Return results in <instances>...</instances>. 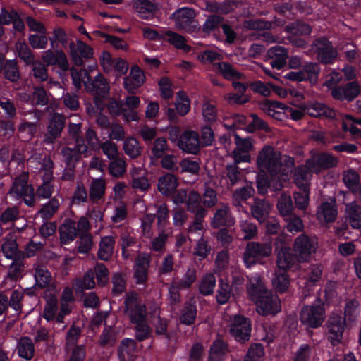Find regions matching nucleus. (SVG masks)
I'll return each mask as SVG.
<instances>
[{
    "label": "nucleus",
    "mask_w": 361,
    "mask_h": 361,
    "mask_svg": "<svg viewBox=\"0 0 361 361\" xmlns=\"http://www.w3.org/2000/svg\"><path fill=\"white\" fill-rule=\"evenodd\" d=\"M281 166V154L271 145H265L257 157L258 172L256 176V186L260 195L268 190L280 191L283 183L279 177Z\"/></svg>",
    "instance_id": "f257e3e1"
},
{
    "label": "nucleus",
    "mask_w": 361,
    "mask_h": 361,
    "mask_svg": "<svg viewBox=\"0 0 361 361\" xmlns=\"http://www.w3.org/2000/svg\"><path fill=\"white\" fill-rule=\"evenodd\" d=\"M261 224L264 226V233L274 244L278 267L286 269L290 267L295 257L290 253V249L286 244V236L282 232L279 222L275 219L267 218Z\"/></svg>",
    "instance_id": "f03ea898"
},
{
    "label": "nucleus",
    "mask_w": 361,
    "mask_h": 361,
    "mask_svg": "<svg viewBox=\"0 0 361 361\" xmlns=\"http://www.w3.org/2000/svg\"><path fill=\"white\" fill-rule=\"evenodd\" d=\"M248 295L256 306L258 313L263 316L276 315L281 311V300L267 289L262 283L252 284L247 288Z\"/></svg>",
    "instance_id": "7ed1b4c3"
},
{
    "label": "nucleus",
    "mask_w": 361,
    "mask_h": 361,
    "mask_svg": "<svg viewBox=\"0 0 361 361\" xmlns=\"http://www.w3.org/2000/svg\"><path fill=\"white\" fill-rule=\"evenodd\" d=\"M312 49L317 56V63L325 66L335 63L338 57V51L333 43L326 37L315 38L312 43Z\"/></svg>",
    "instance_id": "20e7f679"
},
{
    "label": "nucleus",
    "mask_w": 361,
    "mask_h": 361,
    "mask_svg": "<svg viewBox=\"0 0 361 361\" xmlns=\"http://www.w3.org/2000/svg\"><path fill=\"white\" fill-rule=\"evenodd\" d=\"M293 250L295 254L290 253L295 257V261L288 268H298L300 262L310 259L312 254L316 250V246L308 235L302 233L295 239Z\"/></svg>",
    "instance_id": "39448f33"
},
{
    "label": "nucleus",
    "mask_w": 361,
    "mask_h": 361,
    "mask_svg": "<svg viewBox=\"0 0 361 361\" xmlns=\"http://www.w3.org/2000/svg\"><path fill=\"white\" fill-rule=\"evenodd\" d=\"M346 327V321L342 315L332 313L325 324L326 337L333 345L340 343Z\"/></svg>",
    "instance_id": "423d86ee"
},
{
    "label": "nucleus",
    "mask_w": 361,
    "mask_h": 361,
    "mask_svg": "<svg viewBox=\"0 0 361 361\" xmlns=\"http://www.w3.org/2000/svg\"><path fill=\"white\" fill-rule=\"evenodd\" d=\"M251 320L243 315L235 314L231 320L229 333L234 339L241 343L248 341L251 337Z\"/></svg>",
    "instance_id": "0eeeda50"
},
{
    "label": "nucleus",
    "mask_w": 361,
    "mask_h": 361,
    "mask_svg": "<svg viewBox=\"0 0 361 361\" xmlns=\"http://www.w3.org/2000/svg\"><path fill=\"white\" fill-rule=\"evenodd\" d=\"M125 312L131 323L145 321L146 306L142 303L135 292L126 293L124 298Z\"/></svg>",
    "instance_id": "6e6552de"
},
{
    "label": "nucleus",
    "mask_w": 361,
    "mask_h": 361,
    "mask_svg": "<svg viewBox=\"0 0 361 361\" xmlns=\"http://www.w3.org/2000/svg\"><path fill=\"white\" fill-rule=\"evenodd\" d=\"M325 319V310L319 305L305 306L300 314V320L306 330L320 327Z\"/></svg>",
    "instance_id": "1a4fd4ad"
},
{
    "label": "nucleus",
    "mask_w": 361,
    "mask_h": 361,
    "mask_svg": "<svg viewBox=\"0 0 361 361\" xmlns=\"http://www.w3.org/2000/svg\"><path fill=\"white\" fill-rule=\"evenodd\" d=\"M271 251V242L265 243L258 242L248 243L243 256L246 267L250 268L253 264H255L258 259L269 256Z\"/></svg>",
    "instance_id": "9d476101"
},
{
    "label": "nucleus",
    "mask_w": 361,
    "mask_h": 361,
    "mask_svg": "<svg viewBox=\"0 0 361 361\" xmlns=\"http://www.w3.org/2000/svg\"><path fill=\"white\" fill-rule=\"evenodd\" d=\"M195 13L192 9L183 7L177 9L170 16L175 21L176 27L185 32L192 34L197 32L198 23L194 19Z\"/></svg>",
    "instance_id": "9b49d317"
},
{
    "label": "nucleus",
    "mask_w": 361,
    "mask_h": 361,
    "mask_svg": "<svg viewBox=\"0 0 361 361\" xmlns=\"http://www.w3.org/2000/svg\"><path fill=\"white\" fill-rule=\"evenodd\" d=\"M177 145L183 152L197 155L202 147L199 133L191 130L183 131L179 136Z\"/></svg>",
    "instance_id": "f8f14e48"
},
{
    "label": "nucleus",
    "mask_w": 361,
    "mask_h": 361,
    "mask_svg": "<svg viewBox=\"0 0 361 361\" xmlns=\"http://www.w3.org/2000/svg\"><path fill=\"white\" fill-rule=\"evenodd\" d=\"M360 91L358 82L352 81L334 87L331 89V95L335 100L350 102L360 94Z\"/></svg>",
    "instance_id": "ddd939ff"
},
{
    "label": "nucleus",
    "mask_w": 361,
    "mask_h": 361,
    "mask_svg": "<svg viewBox=\"0 0 361 361\" xmlns=\"http://www.w3.org/2000/svg\"><path fill=\"white\" fill-rule=\"evenodd\" d=\"M190 109V98L184 91H179L177 93V102L175 104V109L168 108L166 116L170 122L176 123L178 121L177 114L180 116H184Z\"/></svg>",
    "instance_id": "4468645a"
},
{
    "label": "nucleus",
    "mask_w": 361,
    "mask_h": 361,
    "mask_svg": "<svg viewBox=\"0 0 361 361\" xmlns=\"http://www.w3.org/2000/svg\"><path fill=\"white\" fill-rule=\"evenodd\" d=\"M146 77L144 71L138 65H133L128 75L123 78V85L130 94H135L137 90L145 82Z\"/></svg>",
    "instance_id": "2eb2a0df"
},
{
    "label": "nucleus",
    "mask_w": 361,
    "mask_h": 361,
    "mask_svg": "<svg viewBox=\"0 0 361 361\" xmlns=\"http://www.w3.org/2000/svg\"><path fill=\"white\" fill-rule=\"evenodd\" d=\"M65 127V117L59 113H55L51 117L44 135V141L47 144H54L61 135Z\"/></svg>",
    "instance_id": "dca6fc26"
},
{
    "label": "nucleus",
    "mask_w": 361,
    "mask_h": 361,
    "mask_svg": "<svg viewBox=\"0 0 361 361\" xmlns=\"http://www.w3.org/2000/svg\"><path fill=\"white\" fill-rule=\"evenodd\" d=\"M338 162V159L333 154L328 152H321L307 159L306 164L310 169L318 168L326 170L336 166Z\"/></svg>",
    "instance_id": "f3484780"
},
{
    "label": "nucleus",
    "mask_w": 361,
    "mask_h": 361,
    "mask_svg": "<svg viewBox=\"0 0 361 361\" xmlns=\"http://www.w3.org/2000/svg\"><path fill=\"white\" fill-rule=\"evenodd\" d=\"M13 188L14 192L23 199L24 203L27 206L30 207L35 206V189L32 185L27 184V181L25 178H16Z\"/></svg>",
    "instance_id": "a211bd4d"
},
{
    "label": "nucleus",
    "mask_w": 361,
    "mask_h": 361,
    "mask_svg": "<svg viewBox=\"0 0 361 361\" xmlns=\"http://www.w3.org/2000/svg\"><path fill=\"white\" fill-rule=\"evenodd\" d=\"M178 186V178L172 173H164L158 179L157 190L164 197H171L175 194Z\"/></svg>",
    "instance_id": "6ab92c4d"
},
{
    "label": "nucleus",
    "mask_w": 361,
    "mask_h": 361,
    "mask_svg": "<svg viewBox=\"0 0 361 361\" xmlns=\"http://www.w3.org/2000/svg\"><path fill=\"white\" fill-rule=\"evenodd\" d=\"M213 71L221 75L225 80L232 81L245 78L243 73L239 72L228 61H221L212 64Z\"/></svg>",
    "instance_id": "aec40b11"
},
{
    "label": "nucleus",
    "mask_w": 361,
    "mask_h": 361,
    "mask_svg": "<svg viewBox=\"0 0 361 361\" xmlns=\"http://www.w3.org/2000/svg\"><path fill=\"white\" fill-rule=\"evenodd\" d=\"M42 60L47 66H57L63 71H67L69 69V63L67 57L62 50L51 49L47 50L42 56Z\"/></svg>",
    "instance_id": "412c9836"
},
{
    "label": "nucleus",
    "mask_w": 361,
    "mask_h": 361,
    "mask_svg": "<svg viewBox=\"0 0 361 361\" xmlns=\"http://www.w3.org/2000/svg\"><path fill=\"white\" fill-rule=\"evenodd\" d=\"M197 309L196 300L190 298L186 301L180 310L178 320L181 324L191 326L195 324L197 319Z\"/></svg>",
    "instance_id": "4be33fe9"
},
{
    "label": "nucleus",
    "mask_w": 361,
    "mask_h": 361,
    "mask_svg": "<svg viewBox=\"0 0 361 361\" xmlns=\"http://www.w3.org/2000/svg\"><path fill=\"white\" fill-rule=\"evenodd\" d=\"M305 114L312 117H324L334 118L335 116L334 111L319 102H312L304 105L303 107Z\"/></svg>",
    "instance_id": "5701e85b"
},
{
    "label": "nucleus",
    "mask_w": 361,
    "mask_h": 361,
    "mask_svg": "<svg viewBox=\"0 0 361 361\" xmlns=\"http://www.w3.org/2000/svg\"><path fill=\"white\" fill-rule=\"evenodd\" d=\"M235 219L231 216L229 208L222 207L216 209L211 221V226L214 228H219L221 226L231 227L235 224Z\"/></svg>",
    "instance_id": "b1692460"
},
{
    "label": "nucleus",
    "mask_w": 361,
    "mask_h": 361,
    "mask_svg": "<svg viewBox=\"0 0 361 361\" xmlns=\"http://www.w3.org/2000/svg\"><path fill=\"white\" fill-rule=\"evenodd\" d=\"M224 22V18L216 14H211L207 16L202 27H198L197 31H200L204 37H209L212 34L215 35L219 32L222 23Z\"/></svg>",
    "instance_id": "393cba45"
},
{
    "label": "nucleus",
    "mask_w": 361,
    "mask_h": 361,
    "mask_svg": "<svg viewBox=\"0 0 361 361\" xmlns=\"http://www.w3.org/2000/svg\"><path fill=\"white\" fill-rule=\"evenodd\" d=\"M305 82H308L311 86H314L318 83L321 67L319 63L315 61H304L301 68Z\"/></svg>",
    "instance_id": "a878e982"
},
{
    "label": "nucleus",
    "mask_w": 361,
    "mask_h": 361,
    "mask_svg": "<svg viewBox=\"0 0 361 361\" xmlns=\"http://www.w3.org/2000/svg\"><path fill=\"white\" fill-rule=\"evenodd\" d=\"M269 204L264 199H254L253 204L251 206V213L259 224H262L269 218Z\"/></svg>",
    "instance_id": "bb28decb"
},
{
    "label": "nucleus",
    "mask_w": 361,
    "mask_h": 361,
    "mask_svg": "<svg viewBox=\"0 0 361 361\" xmlns=\"http://www.w3.org/2000/svg\"><path fill=\"white\" fill-rule=\"evenodd\" d=\"M338 215L337 207L334 202H323L317 211V218L326 223L334 222Z\"/></svg>",
    "instance_id": "cd10ccee"
},
{
    "label": "nucleus",
    "mask_w": 361,
    "mask_h": 361,
    "mask_svg": "<svg viewBox=\"0 0 361 361\" xmlns=\"http://www.w3.org/2000/svg\"><path fill=\"white\" fill-rule=\"evenodd\" d=\"M16 350L18 356L26 360H31L35 355V345L29 336H23L19 339Z\"/></svg>",
    "instance_id": "c85d7f7f"
},
{
    "label": "nucleus",
    "mask_w": 361,
    "mask_h": 361,
    "mask_svg": "<svg viewBox=\"0 0 361 361\" xmlns=\"http://www.w3.org/2000/svg\"><path fill=\"white\" fill-rule=\"evenodd\" d=\"M227 352V343L222 339H215L209 350L208 361H223Z\"/></svg>",
    "instance_id": "c756f323"
},
{
    "label": "nucleus",
    "mask_w": 361,
    "mask_h": 361,
    "mask_svg": "<svg viewBox=\"0 0 361 361\" xmlns=\"http://www.w3.org/2000/svg\"><path fill=\"white\" fill-rule=\"evenodd\" d=\"M115 243L113 236L107 235L102 238L97 252L98 259L103 261L109 260L113 254Z\"/></svg>",
    "instance_id": "7c9ffc66"
},
{
    "label": "nucleus",
    "mask_w": 361,
    "mask_h": 361,
    "mask_svg": "<svg viewBox=\"0 0 361 361\" xmlns=\"http://www.w3.org/2000/svg\"><path fill=\"white\" fill-rule=\"evenodd\" d=\"M347 220L353 228H361V205L355 202H350L345 206Z\"/></svg>",
    "instance_id": "2f4dec72"
},
{
    "label": "nucleus",
    "mask_w": 361,
    "mask_h": 361,
    "mask_svg": "<svg viewBox=\"0 0 361 361\" xmlns=\"http://www.w3.org/2000/svg\"><path fill=\"white\" fill-rule=\"evenodd\" d=\"M285 31L294 36H309L312 33V29L310 24L302 20H296L285 27Z\"/></svg>",
    "instance_id": "473e14b6"
},
{
    "label": "nucleus",
    "mask_w": 361,
    "mask_h": 361,
    "mask_svg": "<svg viewBox=\"0 0 361 361\" xmlns=\"http://www.w3.org/2000/svg\"><path fill=\"white\" fill-rule=\"evenodd\" d=\"M202 196L196 190H191L188 194L186 202L187 211L192 214L207 213V210L202 205Z\"/></svg>",
    "instance_id": "72a5a7b5"
},
{
    "label": "nucleus",
    "mask_w": 361,
    "mask_h": 361,
    "mask_svg": "<svg viewBox=\"0 0 361 361\" xmlns=\"http://www.w3.org/2000/svg\"><path fill=\"white\" fill-rule=\"evenodd\" d=\"M106 182L103 178H94L90 186V199L92 202H97L105 195Z\"/></svg>",
    "instance_id": "f704fd0d"
},
{
    "label": "nucleus",
    "mask_w": 361,
    "mask_h": 361,
    "mask_svg": "<svg viewBox=\"0 0 361 361\" xmlns=\"http://www.w3.org/2000/svg\"><path fill=\"white\" fill-rule=\"evenodd\" d=\"M279 269L283 270V272L276 274L275 277L272 279V283L277 293H283L288 290L290 285V277L286 273V270H295L297 268L281 269L279 267Z\"/></svg>",
    "instance_id": "c9c22d12"
},
{
    "label": "nucleus",
    "mask_w": 361,
    "mask_h": 361,
    "mask_svg": "<svg viewBox=\"0 0 361 361\" xmlns=\"http://www.w3.org/2000/svg\"><path fill=\"white\" fill-rule=\"evenodd\" d=\"M6 80L11 82H18L20 78L19 67L16 59H7L2 71Z\"/></svg>",
    "instance_id": "e433bc0d"
},
{
    "label": "nucleus",
    "mask_w": 361,
    "mask_h": 361,
    "mask_svg": "<svg viewBox=\"0 0 361 361\" xmlns=\"http://www.w3.org/2000/svg\"><path fill=\"white\" fill-rule=\"evenodd\" d=\"M232 286L229 282L222 279H219L218 290L216 295V300L219 305L227 303L231 296Z\"/></svg>",
    "instance_id": "4c0bfd02"
},
{
    "label": "nucleus",
    "mask_w": 361,
    "mask_h": 361,
    "mask_svg": "<svg viewBox=\"0 0 361 361\" xmlns=\"http://www.w3.org/2000/svg\"><path fill=\"white\" fill-rule=\"evenodd\" d=\"M94 94L107 98L109 96V85L107 80L101 74L98 73L92 83Z\"/></svg>",
    "instance_id": "58836bf2"
},
{
    "label": "nucleus",
    "mask_w": 361,
    "mask_h": 361,
    "mask_svg": "<svg viewBox=\"0 0 361 361\" xmlns=\"http://www.w3.org/2000/svg\"><path fill=\"white\" fill-rule=\"evenodd\" d=\"M77 228L75 222L68 221L63 224V227L60 228V238L63 244H68L73 241L77 236Z\"/></svg>",
    "instance_id": "ea45409f"
},
{
    "label": "nucleus",
    "mask_w": 361,
    "mask_h": 361,
    "mask_svg": "<svg viewBox=\"0 0 361 361\" xmlns=\"http://www.w3.org/2000/svg\"><path fill=\"white\" fill-rule=\"evenodd\" d=\"M322 273L323 267L321 264H315L310 266L306 274L305 285L308 290H310L312 286L317 285L322 278Z\"/></svg>",
    "instance_id": "a19ab883"
},
{
    "label": "nucleus",
    "mask_w": 361,
    "mask_h": 361,
    "mask_svg": "<svg viewBox=\"0 0 361 361\" xmlns=\"http://www.w3.org/2000/svg\"><path fill=\"white\" fill-rule=\"evenodd\" d=\"M343 181L346 188L353 192H357L360 188V176L353 169H349L343 173Z\"/></svg>",
    "instance_id": "79ce46f5"
},
{
    "label": "nucleus",
    "mask_w": 361,
    "mask_h": 361,
    "mask_svg": "<svg viewBox=\"0 0 361 361\" xmlns=\"http://www.w3.org/2000/svg\"><path fill=\"white\" fill-rule=\"evenodd\" d=\"M60 203L56 197H54L49 201L42 205L39 214L43 220L51 219L59 209Z\"/></svg>",
    "instance_id": "37998d69"
},
{
    "label": "nucleus",
    "mask_w": 361,
    "mask_h": 361,
    "mask_svg": "<svg viewBox=\"0 0 361 361\" xmlns=\"http://www.w3.org/2000/svg\"><path fill=\"white\" fill-rule=\"evenodd\" d=\"M216 278L213 274H207L201 279L199 284V292L204 296L211 295L216 286Z\"/></svg>",
    "instance_id": "c03bdc74"
},
{
    "label": "nucleus",
    "mask_w": 361,
    "mask_h": 361,
    "mask_svg": "<svg viewBox=\"0 0 361 361\" xmlns=\"http://www.w3.org/2000/svg\"><path fill=\"white\" fill-rule=\"evenodd\" d=\"M277 208L279 213L284 217L288 216L294 214V205L290 195L283 193L281 194L278 203Z\"/></svg>",
    "instance_id": "a18cd8bd"
},
{
    "label": "nucleus",
    "mask_w": 361,
    "mask_h": 361,
    "mask_svg": "<svg viewBox=\"0 0 361 361\" xmlns=\"http://www.w3.org/2000/svg\"><path fill=\"white\" fill-rule=\"evenodd\" d=\"M58 310V300L54 294H51L47 299L42 317L47 321L54 320Z\"/></svg>",
    "instance_id": "49530a36"
},
{
    "label": "nucleus",
    "mask_w": 361,
    "mask_h": 361,
    "mask_svg": "<svg viewBox=\"0 0 361 361\" xmlns=\"http://www.w3.org/2000/svg\"><path fill=\"white\" fill-rule=\"evenodd\" d=\"M264 355V348L262 343H252L248 348L243 361H262Z\"/></svg>",
    "instance_id": "de8ad7c7"
},
{
    "label": "nucleus",
    "mask_w": 361,
    "mask_h": 361,
    "mask_svg": "<svg viewBox=\"0 0 361 361\" xmlns=\"http://www.w3.org/2000/svg\"><path fill=\"white\" fill-rule=\"evenodd\" d=\"M135 8L139 13L140 17L143 19H148L155 11V6L149 0H136Z\"/></svg>",
    "instance_id": "09e8293b"
},
{
    "label": "nucleus",
    "mask_w": 361,
    "mask_h": 361,
    "mask_svg": "<svg viewBox=\"0 0 361 361\" xmlns=\"http://www.w3.org/2000/svg\"><path fill=\"white\" fill-rule=\"evenodd\" d=\"M35 286L44 288L49 286L51 280V274L46 268L38 267L35 270Z\"/></svg>",
    "instance_id": "8fccbe9b"
},
{
    "label": "nucleus",
    "mask_w": 361,
    "mask_h": 361,
    "mask_svg": "<svg viewBox=\"0 0 361 361\" xmlns=\"http://www.w3.org/2000/svg\"><path fill=\"white\" fill-rule=\"evenodd\" d=\"M152 144H153V146L151 152L155 159H161L169 150L167 140L164 137L156 138Z\"/></svg>",
    "instance_id": "3c124183"
},
{
    "label": "nucleus",
    "mask_w": 361,
    "mask_h": 361,
    "mask_svg": "<svg viewBox=\"0 0 361 361\" xmlns=\"http://www.w3.org/2000/svg\"><path fill=\"white\" fill-rule=\"evenodd\" d=\"M61 154L64 159L66 166L76 167V164L81 157L80 149L77 148L64 147L61 149Z\"/></svg>",
    "instance_id": "603ef678"
},
{
    "label": "nucleus",
    "mask_w": 361,
    "mask_h": 361,
    "mask_svg": "<svg viewBox=\"0 0 361 361\" xmlns=\"http://www.w3.org/2000/svg\"><path fill=\"white\" fill-rule=\"evenodd\" d=\"M31 103L40 106L48 104L49 97L47 90L43 86H34Z\"/></svg>",
    "instance_id": "864d4df0"
},
{
    "label": "nucleus",
    "mask_w": 361,
    "mask_h": 361,
    "mask_svg": "<svg viewBox=\"0 0 361 361\" xmlns=\"http://www.w3.org/2000/svg\"><path fill=\"white\" fill-rule=\"evenodd\" d=\"M250 117L252 118V121L247 127V130L249 133H254L257 130H263L267 133L271 131L268 123L259 118L257 114L252 113L250 114Z\"/></svg>",
    "instance_id": "5fc2aeb1"
},
{
    "label": "nucleus",
    "mask_w": 361,
    "mask_h": 361,
    "mask_svg": "<svg viewBox=\"0 0 361 361\" xmlns=\"http://www.w3.org/2000/svg\"><path fill=\"white\" fill-rule=\"evenodd\" d=\"M123 150L132 159L138 157L141 154V148L138 141L134 137H129L124 141Z\"/></svg>",
    "instance_id": "6e6d98bb"
},
{
    "label": "nucleus",
    "mask_w": 361,
    "mask_h": 361,
    "mask_svg": "<svg viewBox=\"0 0 361 361\" xmlns=\"http://www.w3.org/2000/svg\"><path fill=\"white\" fill-rule=\"evenodd\" d=\"M360 303L355 300H350L345 303V306L344 308V317L345 319H348L350 322H354L358 314H360Z\"/></svg>",
    "instance_id": "4d7b16f0"
},
{
    "label": "nucleus",
    "mask_w": 361,
    "mask_h": 361,
    "mask_svg": "<svg viewBox=\"0 0 361 361\" xmlns=\"http://www.w3.org/2000/svg\"><path fill=\"white\" fill-rule=\"evenodd\" d=\"M93 272L99 286L104 287L107 285L109 281V271L105 264L97 262L94 267V271Z\"/></svg>",
    "instance_id": "13d9d810"
},
{
    "label": "nucleus",
    "mask_w": 361,
    "mask_h": 361,
    "mask_svg": "<svg viewBox=\"0 0 361 361\" xmlns=\"http://www.w3.org/2000/svg\"><path fill=\"white\" fill-rule=\"evenodd\" d=\"M111 283L113 284L111 290L113 295L118 296L125 291L126 281L121 273H114L111 278Z\"/></svg>",
    "instance_id": "bf43d9fd"
},
{
    "label": "nucleus",
    "mask_w": 361,
    "mask_h": 361,
    "mask_svg": "<svg viewBox=\"0 0 361 361\" xmlns=\"http://www.w3.org/2000/svg\"><path fill=\"white\" fill-rule=\"evenodd\" d=\"M166 36L169 37L168 42L176 48L185 51L190 49V47L185 44V39L182 35L173 31L168 30L166 32Z\"/></svg>",
    "instance_id": "052dcab7"
},
{
    "label": "nucleus",
    "mask_w": 361,
    "mask_h": 361,
    "mask_svg": "<svg viewBox=\"0 0 361 361\" xmlns=\"http://www.w3.org/2000/svg\"><path fill=\"white\" fill-rule=\"evenodd\" d=\"M160 96L164 99H169L173 95L172 83L170 79L166 76L161 77L158 82Z\"/></svg>",
    "instance_id": "680f3d73"
},
{
    "label": "nucleus",
    "mask_w": 361,
    "mask_h": 361,
    "mask_svg": "<svg viewBox=\"0 0 361 361\" xmlns=\"http://www.w3.org/2000/svg\"><path fill=\"white\" fill-rule=\"evenodd\" d=\"M287 230L290 233L302 231L304 227L302 220L295 214L285 217Z\"/></svg>",
    "instance_id": "e2e57ef3"
},
{
    "label": "nucleus",
    "mask_w": 361,
    "mask_h": 361,
    "mask_svg": "<svg viewBox=\"0 0 361 361\" xmlns=\"http://www.w3.org/2000/svg\"><path fill=\"white\" fill-rule=\"evenodd\" d=\"M81 328L73 324L70 326L66 335V345L76 346L78 341L81 336Z\"/></svg>",
    "instance_id": "0e129e2a"
},
{
    "label": "nucleus",
    "mask_w": 361,
    "mask_h": 361,
    "mask_svg": "<svg viewBox=\"0 0 361 361\" xmlns=\"http://www.w3.org/2000/svg\"><path fill=\"white\" fill-rule=\"evenodd\" d=\"M210 251L211 247L208 245V242L204 238H201L197 242L194 248L193 255L199 257L200 259H204L208 257Z\"/></svg>",
    "instance_id": "69168bd1"
},
{
    "label": "nucleus",
    "mask_w": 361,
    "mask_h": 361,
    "mask_svg": "<svg viewBox=\"0 0 361 361\" xmlns=\"http://www.w3.org/2000/svg\"><path fill=\"white\" fill-rule=\"evenodd\" d=\"M135 338L142 342L151 336V331L146 321L135 323Z\"/></svg>",
    "instance_id": "338daca9"
},
{
    "label": "nucleus",
    "mask_w": 361,
    "mask_h": 361,
    "mask_svg": "<svg viewBox=\"0 0 361 361\" xmlns=\"http://www.w3.org/2000/svg\"><path fill=\"white\" fill-rule=\"evenodd\" d=\"M312 348L309 344H301L294 354L292 361H310Z\"/></svg>",
    "instance_id": "774afa93"
}]
</instances>
